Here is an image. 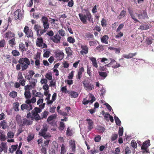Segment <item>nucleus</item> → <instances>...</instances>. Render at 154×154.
Instances as JSON below:
<instances>
[{
  "instance_id": "obj_20",
  "label": "nucleus",
  "mask_w": 154,
  "mask_h": 154,
  "mask_svg": "<svg viewBox=\"0 0 154 154\" xmlns=\"http://www.w3.org/2000/svg\"><path fill=\"white\" fill-rule=\"evenodd\" d=\"M90 60L92 62V63L93 66L95 68L98 67V65L97 64V60L95 58L92 57H90Z\"/></svg>"
},
{
  "instance_id": "obj_60",
  "label": "nucleus",
  "mask_w": 154,
  "mask_h": 154,
  "mask_svg": "<svg viewBox=\"0 0 154 154\" xmlns=\"http://www.w3.org/2000/svg\"><path fill=\"white\" fill-rule=\"evenodd\" d=\"M31 89V86L30 85H27L24 86L25 91H30V90Z\"/></svg>"
},
{
  "instance_id": "obj_8",
  "label": "nucleus",
  "mask_w": 154,
  "mask_h": 154,
  "mask_svg": "<svg viewBox=\"0 0 154 154\" xmlns=\"http://www.w3.org/2000/svg\"><path fill=\"white\" fill-rule=\"evenodd\" d=\"M84 71V69L83 67H81L77 71V74L76 76V79L77 80L79 81L81 80L82 76V74Z\"/></svg>"
},
{
  "instance_id": "obj_52",
  "label": "nucleus",
  "mask_w": 154,
  "mask_h": 154,
  "mask_svg": "<svg viewBox=\"0 0 154 154\" xmlns=\"http://www.w3.org/2000/svg\"><path fill=\"white\" fill-rule=\"evenodd\" d=\"M65 127V125L64 122H61L60 123V126L59 129L60 130H63Z\"/></svg>"
},
{
  "instance_id": "obj_12",
  "label": "nucleus",
  "mask_w": 154,
  "mask_h": 154,
  "mask_svg": "<svg viewBox=\"0 0 154 154\" xmlns=\"http://www.w3.org/2000/svg\"><path fill=\"white\" fill-rule=\"evenodd\" d=\"M91 100H86V99H84L82 102V103L85 105L88 104L89 103H92L95 100V98L94 96L91 95Z\"/></svg>"
},
{
  "instance_id": "obj_43",
  "label": "nucleus",
  "mask_w": 154,
  "mask_h": 154,
  "mask_svg": "<svg viewBox=\"0 0 154 154\" xmlns=\"http://www.w3.org/2000/svg\"><path fill=\"white\" fill-rule=\"evenodd\" d=\"M12 54L14 56H18L20 54V53L17 50H13L11 52Z\"/></svg>"
},
{
  "instance_id": "obj_62",
  "label": "nucleus",
  "mask_w": 154,
  "mask_h": 154,
  "mask_svg": "<svg viewBox=\"0 0 154 154\" xmlns=\"http://www.w3.org/2000/svg\"><path fill=\"white\" fill-rule=\"evenodd\" d=\"M66 152V149L65 146L63 144L62 145L61 148V153L64 154Z\"/></svg>"
},
{
  "instance_id": "obj_42",
  "label": "nucleus",
  "mask_w": 154,
  "mask_h": 154,
  "mask_svg": "<svg viewBox=\"0 0 154 154\" xmlns=\"http://www.w3.org/2000/svg\"><path fill=\"white\" fill-rule=\"evenodd\" d=\"M16 119L18 124L21 123H22L21 117L20 115H17L16 116Z\"/></svg>"
},
{
  "instance_id": "obj_7",
  "label": "nucleus",
  "mask_w": 154,
  "mask_h": 154,
  "mask_svg": "<svg viewBox=\"0 0 154 154\" xmlns=\"http://www.w3.org/2000/svg\"><path fill=\"white\" fill-rule=\"evenodd\" d=\"M21 110H26L28 111H30L32 109V105L27 104L26 103L22 104L21 106Z\"/></svg>"
},
{
  "instance_id": "obj_56",
  "label": "nucleus",
  "mask_w": 154,
  "mask_h": 154,
  "mask_svg": "<svg viewBox=\"0 0 154 154\" xmlns=\"http://www.w3.org/2000/svg\"><path fill=\"white\" fill-rule=\"evenodd\" d=\"M47 122L49 125L54 127L57 125V122L55 121V120H53L52 121Z\"/></svg>"
},
{
  "instance_id": "obj_11",
  "label": "nucleus",
  "mask_w": 154,
  "mask_h": 154,
  "mask_svg": "<svg viewBox=\"0 0 154 154\" xmlns=\"http://www.w3.org/2000/svg\"><path fill=\"white\" fill-rule=\"evenodd\" d=\"M70 148L71 149L72 152H75L76 144L75 141L74 140H71L69 142Z\"/></svg>"
},
{
  "instance_id": "obj_10",
  "label": "nucleus",
  "mask_w": 154,
  "mask_h": 154,
  "mask_svg": "<svg viewBox=\"0 0 154 154\" xmlns=\"http://www.w3.org/2000/svg\"><path fill=\"white\" fill-rule=\"evenodd\" d=\"M61 37L58 34H56L53 37H51L50 39L55 43H60Z\"/></svg>"
},
{
  "instance_id": "obj_16",
  "label": "nucleus",
  "mask_w": 154,
  "mask_h": 154,
  "mask_svg": "<svg viewBox=\"0 0 154 154\" xmlns=\"http://www.w3.org/2000/svg\"><path fill=\"white\" fill-rule=\"evenodd\" d=\"M15 34L13 32L11 31H9L6 32L5 35V37L6 38H10L15 37Z\"/></svg>"
},
{
  "instance_id": "obj_18",
  "label": "nucleus",
  "mask_w": 154,
  "mask_h": 154,
  "mask_svg": "<svg viewBox=\"0 0 154 154\" xmlns=\"http://www.w3.org/2000/svg\"><path fill=\"white\" fill-rule=\"evenodd\" d=\"M110 60H111V62L113 61V63H111V66H112V68H116L120 66V64L118 63L115 60L112 59H110Z\"/></svg>"
},
{
  "instance_id": "obj_41",
  "label": "nucleus",
  "mask_w": 154,
  "mask_h": 154,
  "mask_svg": "<svg viewBox=\"0 0 154 154\" xmlns=\"http://www.w3.org/2000/svg\"><path fill=\"white\" fill-rule=\"evenodd\" d=\"M34 136V134L32 133L29 134L28 136L27 137V141L29 142L31 141L33 139Z\"/></svg>"
},
{
  "instance_id": "obj_24",
  "label": "nucleus",
  "mask_w": 154,
  "mask_h": 154,
  "mask_svg": "<svg viewBox=\"0 0 154 154\" xmlns=\"http://www.w3.org/2000/svg\"><path fill=\"white\" fill-rule=\"evenodd\" d=\"M57 116V115L56 114H54L51 115L48 118L47 121V122H49L50 121L54 120V119H55Z\"/></svg>"
},
{
  "instance_id": "obj_1",
  "label": "nucleus",
  "mask_w": 154,
  "mask_h": 154,
  "mask_svg": "<svg viewBox=\"0 0 154 154\" xmlns=\"http://www.w3.org/2000/svg\"><path fill=\"white\" fill-rule=\"evenodd\" d=\"M49 25L48 21L43 23L44 29H43L42 27L38 24L35 25L34 26V29L36 33L37 36L39 37L46 32L49 27Z\"/></svg>"
},
{
  "instance_id": "obj_53",
  "label": "nucleus",
  "mask_w": 154,
  "mask_h": 154,
  "mask_svg": "<svg viewBox=\"0 0 154 154\" xmlns=\"http://www.w3.org/2000/svg\"><path fill=\"white\" fill-rule=\"evenodd\" d=\"M131 145L132 147L135 149L137 147V144L134 140H132L131 143Z\"/></svg>"
},
{
  "instance_id": "obj_22",
  "label": "nucleus",
  "mask_w": 154,
  "mask_h": 154,
  "mask_svg": "<svg viewBox=\"0 0 154 154\" xmlns=\"http://www.w3.org/2000/svg\"><path fill=\"white\" fill-rule=\"evenodd\" d=\"M19 49L23 52L26 51L28 49L27 48H25L24 44L23 43H21L19 44Z\"/></svg>"
},
{
  "instance_id": "obj_58",
  "label": "nucleus",
  "mask_w": 154,
  "mask_h": 154,
  "mask_svg": "<svg viewBox=\"0 0 154 154\" xmlns=\"http://www.w3.org/2000/svg\"><path fill=\"white\" fill-rule=\"evenodd\" d=\"M59 33L60 35L62 36H64L65 35V31L62 29L59 30Z\"/></svg>"
},
{
  "instance_id": "obj_9",
  "label": "nucleus",
  "mask_w": 154,
  "mask_h": 154,
  "mask_svg": "<svg viewBox=\"0 0 154 154\" xmlns=\"http://www.w3.org/2000/svg\"><path fill=\"white\" fill-rule=\"evenodd\" d=\"M83 83L85 87L88 90L90 91L94 89V85L90 82L84 81Z\"/></svg>"
},
{
  "instance_id": "obj_35",
  "label": "nucleus",
  "mask_w": 154,
  "mask_h": 154,
  "mask_svg": "<svg viewBox=\"0 0 154 154\" xmlns=\"http://www.w3.org/2000/svg\"><path fill=\"white\" fill-rule=\"evenodd\" d=\"M19 15H20V14H19V12L17 11H16L14 13L13 15L14 18L16 20H17L18 19H19Z\"/></svg>"
},
{
  "instance_id": "obj_26",
  "label": "nucleus",
  "mask_w": 154,
  "mask_h": 154,
  "mask_svg": "<svg viewBox=\"0 0 154 154\" xmlns=\"http://www.w3.org/2000/svg\"><path fill=\"white\" fill-rule=\"evenodd\" d=\"M48 130V128L46 126H43L40 132H39V135L41 136L42 134L46 133Z\"/></svg>"
},
{
  "instance_id": "obj_36",
  "label": "nucleus",
  "mask_w": 154,
  "mask_h": 154,
  "mask_svg": "<svg viewBox=\"0 0 154 154\" xmlns=\"http://www.w3.org/2000/svg\"><path fill=\"white\" fill-rule=\"evenodd\" d=\"M81 48L85 51V54H86L88 52V48L87 46L86 45H82L81 46Z\"/></svg>"
},
{
  "instance_id": "obj_28",
  "label": "nucleus",
  "mask_w": 154,
  "mask_h": 154,
  "mask_svg": "<svg viewBox=\"0 0 154 154\" xmlns=\"http://www.w3.org/2000/svg\"><path fill=\"white\" fill-rule=\"evenodd\" d=\"M0 124L2 128L3 129H5L8 127L7 125V123L5 120H4L1 121Z\"/></svg>"
},
{
  "instance_id": "obj_29",
  "label": "nucleus",
  "mask_w": 154,
  "mask_h": 154,
  "mask_svg": "<svg viewBox=\"0 0 154 154\" xmlns=\"http://www.w3.org/2000/svg\"><path fill=\"white\" fill-rule=\"evenodd\" d=\"M65 50L68 56H70L72 55V51L70 47L66 48Z\"/></svg>"
},
{
  "instance_id": "obj_64",
  "label": "nucleus",
  "mask_w": 154,
  "mask_h": 154,
  "mask_svg": "<svg viewBox=\"0 0 154 154\" xmlns=\"http://www.w3.org/2000/svg\"><path fill=\"white\" fill-rule=\"evenodd\" d=\"M50 53V51H46L43 54L44 57H48L49 56V54Z\"/></svg>"
},
{
  "instance_id": "obj_63",
  "label": "nucleus",
  "mask_w": 154,
  "mask_h": 154,
  "mask_svg": "<svg viewBox=\"0 0 154 154\" xmlns=\"http://www.w3.org/2000/svg\"><path fill=\"white\" fill-rule=\"evenodd\" d=\"M5 44V40L2 39L0 42V48L3 47Z\"/></svg>"
},
{
  "instance_id": "obj_55",
  "label": "nucleus",
  "mask_w": 154,
  "mask_h": 154,
  "mask_svg": "<svg viewBox=\"0 0 154 154\" xmlns=\"http://www.w3.org/2000/svg\"><path fill=\"white\" fill-rule=\"evenodd\" d=\"M6 60L7 62L11 63V57L9 55H6L5 56Z\"/></svg>"
},
{
  "instance_id": "obj_44",
  "label": "nucleus",
  "mask_w": 154,
  "mask_h": 154,
  "mask_svg": "<svg viewBox=\"0 0 154 154\" xmlns=\"http://www.w3.org/2000/svg\"><path fill=\"white\" fill-rule=\"evenodd\" d=\"M114 119L115 121V122L117 125H120L121 122L119 119L118 117L117 116H115Z\"/></svg>"
},
{
  "instance_id": "obj_34",
  "label": "nucleus",
  "mask_w": 154,
  "mask_h": 154,
  "mask_svg": "<svg viewBox=\"0 0 154 154\" xmlns=\"http://www.w3.org/2000/svg\"><path fill=\"white\" fill-rule=\"evenodd\" d=\"M71 97L72 98H76L78 96V94L77 92L72 91L69 93Z\"/></svg>"
},
{
  "instance_id": "obj_23",
  "label": "nucleus",
  "mask_w": 154,
  "mask_h": 154,
  "mask_svg": "<svg viewBox=\"0 0 154 154\" xmlns=\"http://www.w3.org/2000/svg\"><path fill=\"white\" fill-rule=\"evenodd\" d=\"M85 36V38H87L88 40H91L94 38L93 35L89 32L86 33Z\"/></svg>"
},
{
  "instance_id": "obj_3",
  "label": "nucleus",
  "mask_w": 154,
  "mask_h": 154,
  "mask_svg": "<svg viewBox=\"0 0 154 154\" xmlns=\"http://www.w3.org/2000/svg\"><path fill=\"white\" fill-rule=\"evenodd\" d=\"M79 15L80 20L84 24L87 23V20L89 22L93 21L92 16L89 11L86 13V15L80 13Z\"/></svg>"
},
{
  "instance_id": "obj_40",
  "label": "nucleus",
  "mask_w": 154,
  "mask_h": 154,
  "mask_svg": "<svg viewBox=\"0 0 154 154\" xmlns=\"http://www.w3.org/2000/svg\"><path fill=\"white\" fill-rule=\"evenodd\" d=\"M26 35L28 38H32L33 37V34L32 30L30 29L28 33L26 34Z\"/></svg>"
},
{
  "instance_id": "obj_13",
  "label": "nucleus",
  "mask_w": 154,
  "mask_h": 154,
  "mask_svg": "<svg viewBox=\"0 0 154 154\" xmlns=\"http://www.w3.org/2000/svg\"><path fill=\"white\" fill-rule=\"evenodd\" d=\"M150 141L149 140L145 141L143 143L141 147V149L146 151L149 146L150 145Z\"/></svg>"
},
{
  "instance_id": "obj_38",
  "label": "nucleus",
  "mask_w": 154,
  "mask_h": 154,
  "mask_svg": "<svg viewBox=\"0 0 154 154\" xmlns=\"http://www.w3.org/2000/svg\"><path fill=\"white\" fill-rule=\"evenodd\" d=\"M146 44L148 45H150L152 43V38L151 37L148 38L146 40Z\"/></svg>"
},
{
  "instance_id": "obj_50",
  "label": "nucleus",
  "mask_w": 154,
  "mask_h": 154,
  "mask_svg": "<svg viewBox=\"0 0 154 154\" xmlns=\"http://www.w3.org/2000/svg\"><path fill=\"white\" fill-rule=\"evenodd\" d=\"M118 134L116 133H114L112 134L111 137V139L112 141H113L116 140L118 138Z\"/></svg>"
},
{
  "instance_id": "obj_27",
  "label": "nucleus",
  "mask_w": 154,
  "mask_h": 154,
  "mask_svg": "<svg viewBox=\"0 0 154 154\" xmlns=\"http://www.w3.org/2000/svg\"><path fill=\"white\" fill-rule=\"evenodd\" d=\"M37 81L36 79L34 78H31V81H30V82L31 83L30 85L31 86L32 88H35Z\"/></svg>"
},
{
  "instance_id": "obj_31",
  "label": "nucleus",
  "mask_w": 154,
  "mask_h": 154,
  "mask_svg": "<svg viewBox=\"0 0 154 154\" xmlns=\"http://www.w3.org/2000/svg\"><path fill=\"white\" fill-rule=\"evenodd\" d=\"M13 107L15 111H18L19 110V103L18 102L14 103Z\"/></svg>"
},
{
  "instance_id": "obj_49",
  "label": "nucleus",
  "mask_w": 154,
  "mask_h": 154,
  "mask_svg": "<svg viewBox=\"0 0 154 154\" xmlns=\"http://www.w3.org/2000/svg\"><path fill=\"white\" fill-rule=\"evenodd\" d=\"M123 133V128L122 127H119V130L118 131V134L119 136L121 137L122 136Z\"/></svg>"
},
{
  "instance_id": "obj_48",
  "label": "nucleus",
  "mask_w": 154,
  "mask_h": 154,
  "mask_svg": "<svg viewBox=\"0 0 154 154\" xmlns=\"http://www.w3.org/2000/svg\"><path fill=\"white\" fill-rule=\"evenodd\" d=\"M101 25L103 27H106L107 25L106 20L103 18L101 21Z\"/></svg>"
},
{
  "instance_id": "obj_17",
  "label": "nucleus",
  "mask_w": 154,
  "mask_h": 154,
  "mask_svg": "<svg viewBox=\"0 0 154 154\" xmlns=\"http://www.w3.org/2000/svg\"><path fill=\"white\" fill-rule=\"evenodd\" d=\"M86 120L88 122V129L90 131L93 128V122L91 119H87Z\"/></svg>"
},
{
  "instance_id": "obj_45",
  "label": "nucleus",
  "mask_w": 154,
  "mask_h": 154,
  "mask_svg": "<svg viewBox=\"0 0 154 154\" xmlns=\"http://www.w3.org/2000/svg\"><path fill=\"white\" fill-rule=\"evenodd\" d=\"M18 145H12L11 147L12 150L11 151V149L10 148L9 149V150L10 151V152L11 153H13L14 152L16 151L17 147Z\"/></svg>"
},
{
  "instance_id": "obj_21",
  "label": "nucleus",
  "mask_w": 154,
  "mask_h": 154,
  "mask_svg": "<svg viewBox=\"0 0 154 154\" xmlns=\"http://www.w3.org/2000/svg\"><path fill=\"white\" fill-rule=\"evenodd\" d=\"M109 38L108 36L107 35H105L102 37L101 38V42L103 43L107 44L108 40Z\"/></svg>"
},
{
  "instance_id": "obj_59",
  "label": "nucleus",
  "mask_w": 154,
  "mask_h": 154,
  "mask_svg": "<svg viewBox=\"0 0 154 154\" xmlns=\"http://www.w3.org/2000/svg\"><path fill=\"white\" fill-rule=\"evenodd\" d=\"M41 21L43 23L45 22H46L48 21V18L45 16L42 17L41 19Z\"/></svg>"
},
{
  "instance_id": "obj_4",
  "label": "nucleus",
  "mask_w": 154,
  "mask_h": 154,
  "mask_svg": "<svg viewBox=\"0 0 154 154\" xmlns=\"http://www.w3.org/2000/svg\"><path fill=\"white\" fill-rule=\"evenodd\" d=\"M128 11L130 15L131 16V18L134 20V23H136L137 22H140V21L136 19V17L137 15L139 19H140L141 16H142V14H134V13L132 10H130L128 9Z\"/></svg>"
},
{
  "instance_id": "obj_47",
  "label": "nucleus",
  "mask_w": 154,
  "mask_h": 154,
  "mask_svg": "<svg viewBox=\"0 0 154 154\" xmlns=\"http://www.w3.org/2000/svg\"><path fill=\"white\" fill-rule=\"evenodd\" d=\"M9 95L11 97L14 98L17 97V93L16 91H13L10 93Z\"/></svg>"
},
{
  "instance_id": "obj_25",
  "label": "nucleus",
  "mask_w": 154,
  "mask_h": 154,
  "mask_svg": "<svg viewBox=\"0 0 154 154\" xmlns=\"http://www.w3.org/2000/svg\"><path fill=\"white\" fill-rule=\"evenodd\" d=\"M1 146L2 147L0 148V152L3 150H4L5 151H7V147L5 143L2 142L1 143Z\"/></svg>"
},
{
  "instance_id": "obj_51",
  "label": "nucleus",
  "mask_w": 154,
  "mask_h": 154,
  "mask_svg": "<svg viewBox=\"0 0 154 154\" xmlns=\"http://www.w3.org/2000/svg\"><path fill=\"white\" fill-rule=\"evenodd\" d=\"M7 135L8 138H12L14 137V134L12 132L9 131Z\"/></svg>"
},
{
  "instance_id": "obj_54",
  "label": "nucleus",
  "mask_w": 154,
  "mask_h": 154,
  "mask_svg": "<svg viewBox=\"0 0 154 154\" xmlns=\"http://www.w3.org/2000/svg\"><path fill=\"white\" fill-rule=\"evenodd\" d=\"M66 134L67 135L69 136H71L72 134V131L69 129V127L67 128L66 131Z\"/></svg>"
},
{
  "instance_id": "obj_32",
  "label": "nucleus",
  "mask_w": 154,
  "mask_h": 154,
  "mask_svg": "<svg viewBox=\"0 0 154 154\" xmlns=\"http://www.w3.org/2000/svg\"><path fill=\"white\" fill-rule=\"evenodd\" d=\"M24 95L26 99H29L31 97V94L30 91H25Z\"/></svg>"
},
{
  "instance_id": "obj_61",
  "label": "nucleus",
  "mask_w": 154,
  "mask_h": 154,
  "mask_svg": "<svg viewBox=\"0 0 154 154\" xmlns=\"http://www.w3.org/2000/svg\"><path fill=\"white\" fill-rule=\"evenodd\" d=\"M33 110L37 113H40L42 111L41 109L38 107H35Z\"/></svg>"
},
{
  "instance_id": "obj_37",
  "label": "nucleus",
  "mask_w": 154,
  "mask_h": 154,
  "mask_svg": "<svg viewBox=\"0 0 154 154\" xmlns=\"http://www.w3.org/2000/svg\"><path fill=\"white\" fill-rule=\"evenodd\" d=\"M67 41L70 43L73 44L75 41V40L74 38L69 36L67 38Z\"/></svg>"
},
{
  "instance_id": "obj_14",
  "label": "nucleus",
  "mask_w": 154,
  "mask_h": 154,
  "mask_svg": "<svg viewBox=\"0 0 154 154\" xmlns=\"http://www.w3.org/2000/svg\"><path fill=\"white\" fill-rule=\"evenodd\" d=\"M64 54L62 51L56 52L55 56L56 58L59 60L63 59L64 57Z\"/></svg>"
},
{
  "instance_id": "obj_2",
  "label": "nucleus",
  "mask_w": 154,
  "mask_h": 154,
  "mask_svg": "<svg viewBox=\"0 0 154 154\" xmlns=\"http://www.w3.org/2000/svg\"><path fill=\"white\" fill-rule=\"evenodd\" d=\"M18 62L21 64L22 71L28 68V65H29L30 63L32 65H34L35 63L33 60L31 59L30 62L29 59L27 57L20 58Z\"/></svg>"
},
{
  "instance_id": "obj_5",
  "label": "nucleus",
  "mask_w": 154,
  "mask_h": 154,
  "mask_svg": "<svg viewBox=\"0 0 154 154\" xmlns=\"http://www.w3.org/2000/svg\"><path fill=\"white\" fill-rule=\"evenodd\" d=\"M17 81H19L21 85L22 86H25L26 83V80L24 79L22 73L19 72L18 73V75L17 77Z\"/></svg>"
},
{
  "instance_id": "obj_15",
  "label": "nucleus",
  "mask_w": 154,
  "mask_h": 154,
  "mask_svg": "<svg viewBox=\"0 0 154 154\" xmlns=\"http://www.w3.org/2000/svg\"><path fill=\"white\" fill-rule=\"evenodd\" d=\"M32 121H30L29 119L24 118L23 119L22 123H21V125L23 126L31 125L32 124Z\"/></svg>"
},
{
  "instance_id": "obj_30",
  "label": "nucleus",
  "mask_w": 154,
  "mask_h": 154,
  "mask_svg": "<svg viewBox=\"0 0 154 154\" xmlns=\"http://www.w3.org/2000/svg\"><path fill=\"white\" fill-rule=\"evenodd\" d=\"M49 113V112L47 111H45L43 112L42 113L41 115V119L44 118L46 119Z\"/></svg>"
},
{
  "instance_id": "obj_46",
  "label": "nucleus",
  "mask_w": 154,
  "mask_h": 154,
  "mask_svg": "<svg viewBox=\"0 0 154 154\" xmlns=\"http://www.w3.org/2000/svg\"><path fill=\"white\" fill-rule=\"evenodd\" d=\"M98 73L100 76L104 78H106L107 75V74L105 72H99Z\"/></svg>"
},
{
  "instance_id": "obj_6",
  "label": "nucleus",
  "mask_w": 154,
  "mask_h": 154,
  "mask_svg": "<svg viewBox=\"0 0 154 154\" xmlns=\"http://www.w3.org/2000/svg\"><path fill=\"white\" fill-rule=\"evenodd\" d=\"M43 39L42 37L38 38L36 42V45L37 46L42 47V44L43 45L42 48H46L47 47L45 43H43Z\"/></svg>"
},
{
  "instance_id": "obj_19",
  "label": "nucleus",
  "mask_w": 154,
  "mask_h": 154,
  "mask_svg": "<svg viewBox=\"0 0 154 154\" xmlns=\"http://www.w3.org/2000/svg\"><path fill=\"white\" fill-rule=\"evenodd\" d=\"M137 54L136 52L134 53H129L128 54H124L123 55V57L126 59L131 58L133 57L134 56Z\"/></svg>"
},
{
  "instance_id": "obj_33",
  "label": "nucleus",
  "mask_w": 154,
  "mask_h": 154,
  "mask_svg": "<svg viewBox=\"0 0 154 154\" xmlns=\"http://www.w3.org/2000/svg\"><path fill=\"white\" fill-rule=\"evenodd\" d=\"M15 42V39L13 38L9 40L8 43L11 47H13L14 45H16V42Z\"/></svg>"
},
{
  "instance_id": "obj_57",
  "label": "nucleus",
  "mask_w": 154,
  "mask_h": 154,
  "mask_svg": "<svg viewBox=\"0 0 154 154\" xmlns=\"http://www.w3.org/2000/svg\"><path fill=\"white\" fill-rule=\"evenodd\" d=\"M110 115L108 112H106L105 115L104 116V119L107 121H108L109 120V118L110 116Z\"/></svg>"
},
{
  "instance_id": "obj_39",
  "label": "nucleus",
  "mask_w": 154,
  "mask_h": 154,
  "mask_svg": "<svg viewBox=\"0 0 154 154\" xmlns=\"http://www.w3.org/2000/svg\"><path fill=\"white\" fill-rule=\"evenodd\" d=\"M149 26L148 24H143L140 26V29L142 30L147 29H149Z\"/></svg>"
}]
</instances>
